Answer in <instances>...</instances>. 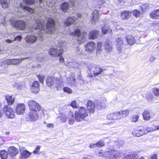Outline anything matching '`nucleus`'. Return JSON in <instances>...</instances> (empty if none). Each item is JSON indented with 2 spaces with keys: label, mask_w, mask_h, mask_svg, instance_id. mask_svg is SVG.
<instances>
[{
  "label": "nucleus",
  "mask_w": 159,
  "mask_h": 159,
  "mask_svg": "<svg viewBox=\"0 0 159 159\" xmlns=\"http://www.w3.org/2000/svg\"><path fill=\"white\" fill-rule=\"evenodd\" d=\"M35 23L34 26L31 28L30 32L33 31V30H39L38 34L42 39L43 38L45 33L52 34L55 29V21L52 18L48 19L44 16L39 17L35 19Z\"/></svg>",
  "instance_id": "obj_1"
},
{
  "label": "nucleus",
  "mask_w": 159,
  "mask_h": 159,
  "mask_svg": "<svg viewBox=\"0 0 159 159\" xmlns=\"http://www.w3.org/2000/svg\"><path fill=\"white\" fill-rule=\"evenodd\" d=\"M78 111H75V117L74 116V114L73 112L70 111V115L71 116L72 118L71 120H70V124H73L75 120L79 122L81 121V119H83L88 116L87 113L85 110V107H80L79 108Z\"/></svg>",
  "instance_id": "obj_2"
},
{
  "label": "nucleus",
  "mask_w": 159,
  "mask_h": 159,
  "mask_svg": "<svg viewBox=\"0 0 159 159\" xmlns=\"http://www.w3.org/2000/svg\"><path fill=\"white\" fill-rule=\"evenodd\" d=\"M99 156H103L106 159H119L121 156L120 153L115 150H111L108 151L99 152Z\"/></svg>",
  "instance_id": "obj_3"
},
{
  "label": "nucleus",
  "mask_w": 159,
  "mask_h": 159,
  "mask_svg": "<svg viewBox=\"0 0 159 159\" xmlns=\"http://www.w3.org/2000/svg\"><path fill=\"white\" fill-rule=\"evenodd\" d=\"M46 83L48 86H55L58 90L59 87L63 85V83L61 79L54 77H48L46 80Z\"/></svg>",
  "instance_id": "obj_4"
},
{
  "label": "nucleus",
  "mask_w": 159,
  "mask_h": 159,
  "mask_svg": "<svg viewBox=\"0 0 159 159\" xmlns=\"http://www.w3.org/2000/svg\"><path fill=\"white\" fill-rule=\"evenodd\" d=\"M62 43H59L58 45L56 46V48H52L50 49L49 51V55L55 57H60L61 56L63 53V50L61 47Z\"/></svg>",
  "instance_id": "obj_5"
},
{
  "label": "nucleus",
  "mask_w": 159,
  "mask_h": 159,
  "mask_svg": "<svg viewBox=\"0 0 159 159\" xmlns=\"http://www.w3.org/2000/svg\"><path fill=\"white\" fill-rule=\"evenodd\" d=\"M70 35L76 36L79 43L83 42L86 40V33L84 32L80 33V31L79 29H76L74 32L70 33Z\"/></svg>",
  "instance_id": "obj_6"
},
{
  "label": "nucleus",
  "mask_w": 159,
  "mask_h": 159,
  "mask_svg": "<svg viewBox=\"0 0 159 159\" xmlns=\"http://www.w3.org/2000/svg\"><path fill=\"white\" fill-rule=\"evenodd\" d=\"M28 105L30 111H41V107L35 101L30 100L28 102Z\"/></svg>",
  "instance_id": "obj_7"
},
{
  "label": "nucleus",
  "mask_w": 159,
  "mask_h": 159,
  "mask_svg": "<svg viewBox=\"0 0 159 159\" xmlns=\"http://www.w3.org/2000/svg\"><path fill=\"white\" fill-rule=\"evenodd\" d=\"M11 25L16 28L21 30H24L26 26L25 22L22 20H13L11 22Z\"/></svg>",
  "instance_id": "obj_8"
},
{
  "label": "nucleus",
  "mask_w": 159,
  "mask_h": 159,
  "mask_svg": "<svg viewBox=\"0 0 159 159\" xmlns=\"http://www.w3.org/2000/svg\"><path fill=\"white\" fill-rule=\"evenodd\" d=\"M6 116L8 118L12 119L15 116V112L9 105L5 106L3 108Z\"/></svg>",
  "instance_id": "obj_9"
},
{
  "label": "nucleus",
  "mask_w": 159,
  "mask_h": 159,
  "mask_svg": "<svg viewBox=\"0 0 159 159\" xmlns=\"http://www.w3.org/2000/svg\"><path fill=\"white\" fill-rule=\"evenodd\" d=\"M91 74L92 73L94 76H98L102 74V72L105 69H103L99 66H97L96 65L93 66L91 68H89Z\"/></svg>",
  "instance_id": "obj_10"
},
{
  "label": "nucleus",
  "mask_w": 159,
  "mask_h": 159,
  "mask_svg": "<svg viewBox=\"0 0 159 159\" xmlns=\"http://www.w3.org/2000/svg\"><path fill=\"white\" fill-rule=\"evenodd\" d=\"M41 113H42L43 115H44L42 111H30L28 115L30 117L31 120L34 121L38 119L39 116V113H40L41 116H42Z\"/></svg>",
  "instance_id": "obj_11"
},
{
  "label": "nucleus",
  "mask_w": 159,
  "mask_h": 159,
  "mask_svg": "<svg viewBox=\"0 0 159 159\" xmlns=\"http://www.w3.org/2000/svg\"><path fill=\"white\" fill-rule=\"evenodd\" d=\"M20 159H26L29 157L31 154V153L30 152L26 150H25L24 148H20Z\"/></svg>",
  "instance_id": "obj_12"
},
{
  "label": "nucleus",
  "mask_w": 159,
  "mask_h": 159,
  "mask_svg": "<svg viewBox=\"0 0 159 159\" xmlns=\"http://www.w3.org/2000/svg\"><path fill=\"white\" fill-rule=\"evenodd\" d=\"M107 118L109 120L120 119L121 118V116L120 112H117L108 115Z\"/></svg>",
  "instance_id": "obj_13"
},
{
  "label": "nucleus",
  "mask_w": 159,
  "mask_h": 159,
  "mask_svg": "<svg viewBox=\"0 0 159 159\" xmlns=\"http://www.w3.org/2000/svg\"><path fill=\"white\" fill-rule=\"evenodd\" d=\"M96 43L93 41L89 42L85 46L86 50L88 52L93 50L96 48Z\"/></svg>",
  "instance_id": "obj_14"
},
{
  "label": "nucleus",
  "mask_w": 159,
  "mask_h": 159,
  "mask_svg": "<svg viewBox=\"0 0 159 159\" xmlns=\"http://www.w3.org/2000/svg\"><path fill=\"white\" fill-rule=\"evenodd\" d=\"M87 109L90 113H93L94 112L96 108V105L92 101H88L87 104Z\"/></svg>",
  "instance_id": "obj_15"
},
{
  "label": "nucleus",
  "mask_w": 159,
  "mask_h": 159,
  "mask_svg": "<svg viewBox=\"0 0 159 159\" xmlns=\"http://www.w3.org/2000/svg\"><path fill=\"white\" fill-rule=\"evenodd\" d=\"M25 109V106L23 103L18 104L16 107V113L17 114L21 115L24 113Z\"/></svg>",
  "instance_id": "obj_16"
},
{
  "label": "nucleus",
  "mask_w": 159,
  "mask_h": 159,
  "mask_svg": "<svg viewBox=\"0 0 159 159\" xmlns=\"http://www.w3.org/2000/svg\"><path fill=\"white\" fill-rule=\"evenodd\" d=\"M8 151V154L11 157H14L18 153V150L16 147L14 146H11L9 147Z\"/></svg>",
  "instance_id": "obj_17"
},
{
  "label": "nucleus",
  "mask_w": 159,
  "mask_h": 159,
  "mask_svg": "<svg viewBox=\"0 0 159 159\" xmlns=\"http://www.w3.org/2000/svg\"><path fill=\"white\" fill-rule=\"evenodd\" d=\"M39 83L38 81H34L30 89L31 91L35 93H37L39 91Z\"/></svg>",
  "instance_id": "obj_18"
},
{
  "label": "nucleus",
  "mask_w": 159,
  "mask_h": 159,
  "mask_svg": "<svg viewBox=\"0 0 159 159\" xmlns=\"http://www.w3.org/2000/svg\"><path fill=\"white\" fill-rule=\"evenodd\" d=\"M132 133L133 135L137 137H139L144 134L143 129L139 128L134 129Z\"/></svg>",
  "instance_id": "obj_19"
},
{
  "label": "nucleus",
  "mask_w": 159,
  "mask_h": 159,
  "mask_svg": "<svg viewBox=\"0 0 159 159\" xmlns=\"http://www.w3.org/2000/svg\"><path fill=\"white\" fill-rule=\"evenodd\" d=\"M37 39V36L32 35L27 36L25 40L27 43H34Z\"/></svg>",
  "instance_id": "obj_20"
},
{
  "label": "nucleus",
  "mask_w": 159,
  "mask_h": 159,
  "mask_svg": "<svg viewBox=\"0 0 159 159\" xmlns=\"http://www.w3.org/2000/svg\"><path fill=\"white\" fill-rule=\"evenodd\" d=\"M92 16L91 21L93 24H95L96 22L98 20L99 18L98 11L96 10H94L93 12Z\"/></svg>",
  "instance_id": "obj_21"
},
{
  "label": "nucleus",
  "mask_w": 159,
  "mask_h": 159,
  "mask_svg": "<svg viewBox=\"0 0 159 159\" xmlns=\"http://www.w3.org/2000/svg\"><path fill=\"white\" fill-rule=\"evenodd\" d=\"M132 11H124L121 13V18L123 20L128 19L131 16Z\"/></svg>",
  "instance_id": "obj_22"
},
{
  "label": "nucleus",
  "mask_w": 159,
  "mask_h": 159,
  "mask_svg": "<svg viewBox=\"0 0 159 159\" xmlns=\"http://www.w3.org/2000/svg\"><path fill=\"white\" fill-rule=\"evenodd\" d=\"M126 39L129 44L131 45L135 42L134 38L131 34H129L127 35Z\"/></svg>",
  "instance_id": "obj_23"
},
{
  "label": "nucleus",
  "mask_w": 159,
  "mask_h": 159,
  "mask_svg": "<svg viewBox=\"0 0 159 159\" xmlns=\"http://www.w3.org/2000/svg\"><path fill=\"white\" fill-rule=\"evenodd\" d=\"M24 59V58L10 59L7 60L6 62L8 64L16 65L21 62V61Z\"/></svg>",
  "instance_id": "obj_24"
},
{
  "label": "nucleus",
  "mask_w": 159,
  "mask_h": 159,
  "mask_svg": "<svg viewBox=\"0 0 159 159\" xmlns=\"http://www.w3.org/2000/svg\"><path fill=\"white\" fill-rule=\"evenodd\" d=\"M98 31L93 30L90 32L89 38L91 39H94L97 38L98 35Z\"/></svg>",
  "instance_id": "obj_25"
},
{
  "label": "nucleus",
  "mask_w": 159,
  "mask_h": 159,
  "mask_svg": "<svg viewBox=\"0 0 159 159\" xmlns=\"http://www.w3.org/2000/svg\"><path fill=\"white\" fill-rule=\"evenodd\" d=\"M150 16L151 17L152 19H157V17L159 16V9L155 10L152 11L150 14Z\"/></svg>",
  "instance_id": "obj_26"
},
{
  "label": "nucleus",
  "mask_w": 159,
  "mask_h": 159,
  "mask_svg": "<svg viewBox=\"0 0 159 159\" xmlns=\"http://www.w3.org/2000/svg\"><path fill=\"white\" fill-rule=\"evenodd\" d=\"M5 98L8 103L9 105L12 104L15 101L14 97H12L11 95H6Z\"/></svg>",
  "instance_id": "obj_27"
},
{
  "label": "nucleus",
  "mask_w": 159,
  "mask_h": 159,
  "mask_svg": "<svg viewBox=\"0 0 159 159\" xmlns=\"http://www.w3.org/2000/svg\"><path fill=\"white\" fill-rule=\"evenodd\" d=\"M66 114L65 113L61 114L60 116L57 118V120H59L61 122H65L67 119Z\"/></svg>",
  "instance_id": "obj_28"
},
{
  "label": "nucleus",
  "mask_w": 159,
  "mask_h": 159,
  "mask_svg": "<svg viewBox=\"0 0 159 159\" xmlns=\"http://www.w3.org/2000/svg\"><path fill=\"white\" fill-rule=\"evenodd\" d=\"M117 41V46L118 50L120 51H121V46L123 44V42L121 39L120 38L118 37L116 39Z\"/></svg>",
  "instance_id": "obj_29"
},
{
  "label": "nucleus",
  "mask_w": 159,
  "mask_h": 159,
  "mask_svg": "<svg viewBox=\"0 0 159 159\" xmlns=\"http://www.w3.org/2000/svg\"><path fill=\"white\" fill-rule=\"evenodd\" d=\"M20 7L24 10H26L30 13H33L34 12V10L29 7H27L21 3L20 5Z\"/></svg>",
  "instance_id": "obj_30"
},
{
  "label": "nucleus",
  "mask_w": 159,
  "mask_h": 159,
  "mask_svg": "<svg viewBox=\"0 0 159 159\" xmlns=\"http://www.w3.org/2000/svg\"><path fill=\"white\" fill-rule=\"evenodd\" d=\"M150 113L149 111H145L143 112V115L144 119L146 120H148L150 119Z\"/></svg>",
  "instance_id": "obj_31"
},
{
  "label": "nucleus",
  "mask_w": 159,
  "mask_h": 159,
  "mask_svg": "<svg viewBox=\"0 0 159 159\" xmlns=\"http://www.w3.org/2000/svg\"><path fill=\"white\" fill-rule=\"evenodd\" d=\"M0 155L2 159H7L8 156L7 151L5 150L1 151Z\"/></svg>",
  "instance_id": "obj_32"
},
{
  "label": "nucleus",
  "mask_w": 159,
  "mask_h": 159,
  "mask_svg": "<svg viewBox=\"0 0 159 159\" xmlns=\"http://www.w3.org/2000/svg\"><path fill=\"white\" fill-rule=\"evenodd\" d=\"M61 10L64 12H66L69 7V4L67 2L62 3L61 6Z\"/></svg>",
  "instance_id": "obj_33"
},
{
  "label": "nucleus",
  "mask_w": 159,
  "mask_h": 159,
  "mask_svg": "<svg viewBox=\"0 0 159 159\" xmlns=\"http://www.w3.org/2000/svg\"><path fill=\"white\" fill-rule=\"evenodd\" d=\"M138 157V155L136 154H131L127 155L124 159H136Z\"/></svg>",
  "instance_id": "obj_34"
},
{
  "label": "nucleus",
  "mask_w": 159,
  "mask_h": 159,
  "mask_svg": "<svg viewBox=\"0 0 159 159\" xmlns=\"http://www.w3.org/2000/svg\"><path fill=\"white\" fill-rule=\"evenodd\" d=\"M0 2L3 8H6L8 7V2L7 0H1Z\"/></svg>",
  "instance_id": "obj_35"
},
{
  "label": "nucleus",
  "mask_w": 159,
  "mask_h": 159,
  "mask_svg": "<svg viewBox=\"0 0 159 159\" xmlns=\"http://www.w3.org/2000/svg\"><path fill=\"white\" fill-rule=\"evenodd\" d=\"M111 31V30H110V28L109 27H107L105 25L103 27L102 29V32L104 34H106L107 32L109 31V33Z\"/></svg>",
  "instance_id": "obj_36"
},
{
  "label": "nucleus",
  "mask_w": 159,
  "mask_h": 159,
  "mask_svg": "<svg viewBox=\"0 0 159 159\" xmlns=\"http://www.w3.org/2000/svg\"><path fill=\"white\" fill-rule=\"evenodd\" d=\"M141 7L142 10V12L143 13L146 10H148L149 8L148 3H145L143 4L141 6Z\"/></svg>",
  "instance_id": "obj_37"
},
{
  "label": "nucleus",
  "mask_w": 159,
  "mask_h": 159,
  "mask_svg": "<svg viewBox=\"0 0 159 159\" xmlns=\"http://www.w3.org/2000/svg\"><path fill=\"white\" fill-rule=\"evenodd\" d=\"M152 91L155 95L159 97V88H153L152 89Z\"/></svg>",
  "instance_id": "obj_38"
},
{
  "label": "nucleus",
  "mask_w": 159,
  "mask_h": 159,
  "mask_svg": "<svg viewBox=\"0 0 159 159\" xmlns=\"http://www.w3.org/2000/svg\"><path fill=\"white\" fill-rule=\"evenodd\" d=\"M143 129V132H144V134H147L148 133L152 131H154L153 127V128H151L150 127H147L146 128H142Z\"/></svg>",
  "instance_id": "obj_39"
},
{
  "label": "nucleus",
  "mask_w": 159,
  "mask_h": 159,
  "mask_svg": "<svg viewBox=\"0 0 159 159\" xmlns=\"http://www.w3.org/2000/svg\"><path fill=\"white\" fill-rule=\"evenodd\" d=\"M121 113V118L122 117H125L129 115V111L128 110H124L120 111Z\"/></svg>",
  "instance_id": "obj_40"
},
{
  "label": "nucleus",
  "mask_w": 159,
  "mask_h": 159,
  "mask_svg": "<svg viewBox=\"0 0 159 159\" xmlns=\"http://www.w3.org/2000/svg\"><path fill=\"white\" fill-rule=\"evenodd\" d=\"M105 48L106 50L110 51L112 49V47L108 42H106L105 43Z\"/></svg>",
  "instance_id": "obj_41"
},
{
  "label": "nucleus",
  "mask_w": 159,
  "mask_h": 159,
  "mask_svg": "<svg viewBox=\"0 0 159 159\" xmlns=\"http://www.w3.org/2000/svg\"><path fill=\"white\" fill-rule=\"evenodd\" d=\"M140 13V11L136 9L134 10L133 12V15L136 17L139 16Z\"/></svg>",
  "instance_id": "obj_42"
},
{
  "label": "nucleus",
  "mask_w": 159,
  "mask_h": 159,
  "mask_svg": "<svg viewBox=\"0 0 159 159\" xmlns=\"http://www.w3.org/2000/svg\"><path fill=\"white\" fill-rule=\"evenodd\" d=\"M96 143L98 148L103 147L105 145L104 142L102 140L99 141L98 142Z\"/></svg>",
  "instance_id": "obj_43"
},
{
  "label": "nucleus",
  "mask_w": 159,
  "mask_h": 159,
  "mask_svg": "<svg viewBox=\"0 0 159 159\" xmlns=\"http://www.w3.org/2000/svg\"><path fill=\"white\" fill-rule=\"evenodd\" d=\"M79 0H70V4L73 6L78 4Z\"/></svg>",
  "instance_id": "obj_44"
},
{
  "label": "nucleus",
  "mask_w": 159,
  "mask_h": 159,
  "mask_svg": "<svg viewBox=\"0 0 159 159\" xmlns=\"http://www.w3.org/2000/svg\"><path fill=\"white\" fill-rule=\"evenodd\" d=\"M27 4L32 5L34 3V0H23Z\"/></svg>",
  "instance_id": "obj_45"
},
{
  "label": "nucleus",
  "mask_w": 159,
  "mask_h": 159,
  "mask_svg": "<svg viewBox=\"0 0 159 159\" xmlns=\"http://www.w3.org/2000/svg\"><path fill=\"white\" fill-rule=\"evenodd\" d=\"M77 18V17H76L75 16H70V25L72 24H73L74 23L76 20Z\"/></svg>",
  "instance_id": "obj_46"
},
{
  "label": "nucleus",
  "mask_w": 159,
  "mask_h": 159,
  "mask_svg": "<svg viewBox=\"0 0 159 159\" xmlns=\"http://www.w3.org/2000/svg\"><path fill=\"white\" fill-rule=\"evenodd\" d=\"M40 148H41V146H37L36 147V148L35 150H34L33 151V153H34V154H39V150L40 149Z\"/></svg>",
  "instance_id": "obj_47"
},
{
  "label": "nucleus",
  "mask_w": 159,
  "mask_h": 159,
  "mask_svg": "<svg viewBox=\"0 0 159 159\" xmlns=\"http://www.w3.org/2000/svg\"><path fill=\"white\" fill-rule=\"evenodd\" d=\"M71 106L72 107L77 108H78V106L76 102L75 101H73L70 104Z\"/></svg>",
  "instance_id": "obj_48"
},
{
  "label": "nucleus",
  "mask_w": 159,
  "mask_h": 159,
  "mask_svg": "<svg viewBox=\"0 0 159 159\" xmlns=\"http://www.w3.org/2000/svg\"><path fill=\"white\" fill-rule=\"evenodd\" d=\"M38 77L39 79V81L41 83H43L44 79L45 76L43 75H39L38 76Z\"/></svg>",
  "instance_id": "obj_49"
},
{
  "label": "nucleus",
  "mask_w": 159,
  "mask_h": 159,
  "mask_svg": "<svg viewBox=\"0 0 159 159\" xmlns=\"http://www.w3.org/2000/svg\"><path fill=\"white\" fill-rule=\"evenodd\" d=\"M64 27L65 28L66 26H69L70 25V20L68 17L67 20L64 22Z\"/></svg>",
  "instance_id": "obj_50"
},
{
  "label": "nucleus",
  "mask_w": 159,
  "mask_h": 159,
  "mask_svg": "<svg viewBox=\"0 0 159 159\" xmlns=\"http://www.w3.org/2000/svg\"><path fill=\"white\" fill-rule=\"evenodd\" d=\"M78 65V63L75 62H70V66H71L72 67H76Z\"/></svg>",
  "instance_id": "obj_51"
},
{
  "label": "nucleus",
  "mask_w": 159,
  "mask_h": 159,
  "mask_svg": "<svg viewBox=\"0 0 159 159\" xmlns=\"http://www.w3.org/2000/svg\"><path fill=\"white\" fill-rule=\"evenodd\" d=\"M139 119V116L137 115H134L132 116V121L133 122H136Z\"/></svg>",
  "instance_id": "obj_52"
},
{
  "label": "nucleus",
  "mask_w": 159,
  "mask_h": 159,
  "mask_svg": "<svg viewBox=\"0 0 159 159\" xmlns=\"http://www.w3.org/2000/svg\"><path fill=\"white\" fill-rule=\"evenodd\" d=\"M98 105L97 106L96 105V108L98 109H100L103 108V106L101 103L99 102L98 103Z\"/></svg>",
  "instance_id": "obj_53"
},
{
  "label": "nucleus",
  "mask_w": 159,
  "mask_h": 159,
  "mask_svg": "<svg viewBox=\"0 0 159 159\" xmlns=\"http://www.w3.org/2000/svg\"><path fill=\"white\" fill-rule=\"evenodd\" d=\"M89 147L91 148H93L98 147L96 143L91 144Z\"/></svg>",
  "instance_id": "obj_54"
},
{
  "label": "nucleus",
  "mask_w": 159,
  "mask_h": 159,
  "mask_svg": "<svg viewBox=\"0 0 159 159\" xmlns=\"http://www.w3.org/2000/svg\"><path fill=\"white\" fill-rule=\"evenodd\" d=\"M22 37L20 35L16 36V37H15L14 41H20L22 39Z\"/></svg>",
  "instance_id": "obj_55"
},
{
  "label": "nucleus",
  "mask_w": 159,
  "mask_h": 159,
  "mask_svg": "<svg viewBox=\"0 0 159 159\" xmlns=\"http://www.w3.org/2000/svg\"><path fill=\"white\" fill-rule=\"evenodd\" d=\"M4 113V111L2 110V105L1 103H0V117H2Z\"/></svg>",
  "instance_id": "obj_56"
},
{
  "label": "nucleus",
  "mask_w": 159,
  "mask_h": 159,
  "mask_svg": "<svg viewBox=\"0 0 159 159\" xmlns=\"http://www.w3.org/2000/svg\"><path fill=\"white\" fill-rule=\"evenodd\" d=\"M15 86L18 89H21L22 88L20 84L19 83H16Z\"/></svg>",
  "instance_id": "obj_57"
},
{
  "label": "nucleus",
  "mask_w": 159,
  "mask_h": 159,
  "mask_svg": "<svg viewBox=\"0 0 159 159\" xmlns=\"http://www.w3.org/2000/svg\"><path fill=\"white\" fill-rule=\"evenodd\" d=\"M63 91L67 93H70V88L68 87H65L63 89Z\"/></svg>",
  "instance_id": "obj_58"
},
{
  "label": "nucleus",
  "mask_w": 159,
  "mask_h": 159,
  "mask_svg": "<svg viewBox=\"0 0 159 159\" xmlns=\"http://www.w3.org/2000/svg\"><path fill=\"white\" fill-rule=\"evenodd\" d=\"M146 96L148 98L151 99L153 98V95L151 93H148L146 94Z\"/></svg>",
  "instance_id": "obj_59"
},
{
  "label": "nucleus",
  "mask_w": 159,
  "mask_h": 159,
  "mask_svg": "<svg viewBox=\"0 0 159 159\" xmlns=\"http://www.w3.org/2000/svg\"><path fill=\"white\" fill-rule=\"evenodd\" d=\"M46 125L48 128H53V125L52 124H46Z\"/></svg>",
  "instance_id": "obj_60"
},
{
  "label": "nucleus",
  "mask_w": 159,
  "mask_h": 159,
  "mask_svg": "<svg viewBox=\"0 0 159 159\" xmlns=\"http://www.w3.org/2000/svg\"><path fill=\"white\" fill-rule=\"evenodd\" d=\"M157 156L156 154L153 155L151 157V159H157Z\"/></svg>",
  "instance_id": "obj_61"
},
{
  "label": "nucleus",
  "mask_w": 159,
  "mask_h": 159,
  "mask_svg": "<svg viewBox=\"0 0 159 159\" xmlns=\"http://www.w3.org/2000/svg\"><path fill=\"white\" fill-rule=\"evenodd\" d=\"M158 130H159V125L153 126V130L155 131Z\"/></svg>",
  "instance_id": "obj_62"
},
{
  "label": "nucleus",
  "mask_w": 159,
  "mask_h": 159,
  "mask_svg": "<svg viewBox=\"0 0 159 159\" xmlns=\"http://www.w3.org/2000/svg\"><path fill=\"white\" fill-rule=\"evenodd\" d=\"M156 59V57H154V56H152L151 57H150V61L151 62H152L155 59Z\"/></svg>",
  "instance_id": "obj_63"
},
{
  "label": "nucleus",
  "mask_w": 159,
  "mask_h": 159,
  "mask_svg": "<svg viewBox=\"0 0 159 159\" xmlns=\"http://www.w3.org/2000/svg\"><path fill=\"white\" fill-rule=\"evenodd\" d=\"M61 56L60 57H60L59 58V60L60 62H62L63 61L64 59L62 57H61Z\"/></svg>",
  "instance_id": "obj_64"
}]
</instances>
